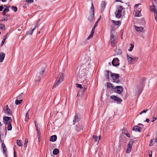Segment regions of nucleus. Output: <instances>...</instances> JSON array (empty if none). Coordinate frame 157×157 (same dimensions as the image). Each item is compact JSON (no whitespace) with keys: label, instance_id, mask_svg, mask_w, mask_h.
Masks as SVG:
<instances>
[{"label":"nucleus","instance_id":"1","mask_svg":"<svg viewBox=\"0 0 157 157\" xmlns=\"http://www.w3.org/2000/svg\"><path fill=\"white\" fill-rule=\"evenodd\" d=\"M86 71L85 69H83L81 71L79 72L78 74V80L81 83H83L84 86H86L90 83L88 78L87 79L86 77L87 73H86Z\"/></svg>","mask_w":157,"mask_h":157},{"label":"nucleus","instance_id":"2","mask_svg":"<svg viewBox=\"0 0 157 157\" xmlns=\"http://www.w3.org/2000/svg\"><path fill=\"white\" fill-rule=\"evenodd\" d=\"M64 79L63 74L62 73H59L58 76L53 84V88L58 86L63 81Z\"/></svg>","mask_w":157,"mask_h":157},{"label":"nucleus","instance_id":"3","mask_svg":"<svg viewBox=\"0 0 157 157\" xmlns=\"http://www.w3.org/2000/svg\"><path fill=\"white\" fill-rule=\"evenodd\" d=\"M94 8L92 2V6L91 7L90 10V16L88 17V19L90 21H92L94 19Z\"/></svg>","mask_w":157,"mask_h":157},{"label":"nucleus","instance_id":"4","mask_svg":"<svg viewBox=\"0 0 157 157\" xmlns=\"http://www.w3.org/2000/svg\"><path fill=\"white\" fill-rule=\"evenodd\" d=\"M44 69L42 68L40 71L39 72V73L36 75V79L35 80L36 82H37L38 81H40L41 78H42L44 76Z\"/></svg>","mask_w":157,"mask_h":157},{"label":"nucleus","instance_id":"5","mask_svg":"<svg viewBox=\"0 0 157 157\" xmlns=\"http://www.w3.org/2000/svg\"><path fill=\"white\" fill-rule=\"evenodd\" d=\"M146 80V78H143L142 81L140 82L139 85L137 86L138 91L139 94H140L142 92L144 86V81Z\"/></svg>","mask_w":157,"mask_h":157},{"label":"nucleus","instance_id":"6","mask_svg":"<svg viewBox=\"0 0 157 157\" xmlns=\"http://www.w3.org/2000/svg\"><path fill=\"white\" fill-rule=\"evenodd\" d=\"M123 7L121 6H119L118 9H117L116 11L115 12V14L116 17L118 18H120L121 17V12L123 10Z\"/></svg>","mask_w":157,"mask_h":157},{"label":"nucleus","instance_id":"7","mask_svg":"<svg viewBox=\"0 0 157 157\" xmlns=\"http://www.w3.org/2000/svg\"><path fill=\"white\" fill-rule=\"evenodd\" d=\"M110 75L112 78L113 80V82L117 83L119 82V80L118 79L119 77V75L118 74L112 73Z\"/></svg>","mask_w":157,"mask_h":157},{"label":"nucleus","instance_id":"8","mask_svg":"<svg viewBox=\"0 0 157 157\" xmlns=\"http://www.w3.org/2000/svg\"><path fill=\"white\" fill-rule=\"evenodd\" d=\"M3 118V122L6 124V126L10 122L11 123L12 122V119L10 117L4 116Z\"/></svg>","mask_w":157,"mask_h":157},{"label":"nucleus","instance_id":"9","mask_svg":"<svg viewBox=\"0 0 157 157\" xmlns=\"http://www.w3.org/2000/svg\"><path fill=\"white\" fill-rule=\"evenodd\" d=\"M134 141L131 140V141L129 142L127 145V148L126 150V152L129 153L131 151V149L132 148V145L134 143Z\"/></svg>","mask_w":157,"mask_h":157},{"label":"nucleus","instance_id":"10","mask_svg":"<svg viewBox=\"0 0 157 157\" xmlns=\"http://www.w3.org/2000/svg\"><path fill=\"white\" fill-rule=\"evenodd\" d=\"M110 98L114 100V101L116 102L117 103L122 101V100L121 99L118 98L117 96L114 95L111 96Z\"/></svg>","mask_w":157,"mask_h":157},{"label":"nucleus","instance_id":"11","mask_svg":"<svg viewBox=\"0 0 157 157\" xmlns=\"http://www.w3.org/2000/svg\"><path fill=\"white\" fill-rule=\"evenodd\" d=\"M112 64L113 66H118L120 64L119 60L117 58H114L112 62Z\"/></svg>","mask_w":157,"mask_h":157},{"label":"nucleus","instance_id":"12","mask_svg":"<svg viewBox=\"0 0 157 157\" xmlns=\"http://www.w3.org/2000/svg\"><path fill=\"white\" fill-rule=\"evenodd\" d=\"M142 129V127H141L137 125H136L132 128V130L136 132H141Z\"/></svg>","mask_w":157,"mask_h":157},{"label":"nucleus","instance_id":"13","mask_svg":"<svg viewBox=\"0 0 157 157\" xmlns=\"http://www.w3.org/2000/svg\"><path fill=\"white\" fill-rule=\"evenodd\" d=\"M80 119L79 115L78 114H76L75 116L74 117V119L73 120V122H74V124H75V123L79 121Z\"/></svg>","mask_w":157,"mask_h":157},{"label":"nucleus","instance_id":"14","mask_svg":"<svg viewBox=\"0 0 157 157\" xmlns=\"http://www.w3.org/2000/svg\"><path fill=\"white\" fill-rule=\"evenodd\" d=\"M116 88V93L118 94H121L123 91V89L121 86H117L114 89Z\"/></svg>","mask_w":157,"mask_h":157},{"label":"nucleus","instance_id":"15","mask_svg":"<svg viewBox=\"0 0 157 157\" xmlns=\"http://www.w3.org/2000/svg\"><path fill=\"white\" fill-rule=\"evenodd\" d=\"M151 10L153 11L154 12V15L155 16V20L157 21V11L154 5L152 6L151 7Z\"/></svg>","mask_w":157,"mask_h":157},{"label":"nucleus","instance_id":"16","mask_svg":"<svg viewBox=\"0 0 157 157\" xmlns=\"http://www.w3.org/2000/svg\"><path fill=\"white\" fill-rule=\"evenodd\" d=\"M2 147L3 148V153L5 154L6 157H7V149L5 144L4 143H2Z\"/></svg>","mask_w":157,"mask_h":157},{"label":"nucleus","instance_id":"17","mask_svg":"<svg viewBox=\"0 0 157 157\" xmlns=\"http://www.w3.org/2000/svg\"><path fill=\"white\" fill-rule=\"evenodd\" d=\"M112 72H110L109 71L107 70L105 71V75L106 78V79L109 81V73L111 74Z\"/></svg>","mask_w":157,"mask_h":157},{"label":"nucleus","instance_id":"18","mask_svg":"<svg viewBox=\"0 0 157 157\" xmlns=\"http://www.w3.org/2000/svg\"><path fill=\"white\" fill-rule=\"evenodd\" d=\"M135 28L137 31L140 33L144 32V28L142 27H139L137 26H135Z\"/></svg>","mask_w":157,"mask_h":157},{"label":"nucleus","instance_id":"19","mask_svg":"<svg viewBox=\"0 0 157 157\" xmlns=\"http://www.w3.org/2000/svg\"><path fill=\"white\" fill-rule=\"evenodd\" d=\"M10 16V15L9 14H7L5 16L2 17V19L0 20V22H1L4 21H7L8 20V17Z\"/></svg>","mask_w":157,"mask_h":157},{"label":"nucleus","instance_id":"20","mask_svg":"<svg viewBox=\"0 0 157 157\" xmlns=\"http://www.w3.org/2000/svg\"><path fill=\"white\" fill-rule=\"evenodd\" d=\"M93 137L95 141L97 143L101 139L100 136H98L96 135H93Z\"/></svg>","mask_w":157,"mask_h":157},{"label":"nucleus","instance_id":"21","mask_svg":"<svg viewBox=\"0 0 157 157\" xmlns=\"http://www.w3.org/2000/svg\"><path fill=\"white\" fill-rule=\"evenodd\" d=\"M5 57V54L3 52L0 53V62L3 61Z\"/></svg>","mask_w":157,"mask_h":157},{"label":"nucleus","instance_id":"22","mask_svg":"<svg viewBox=\"0 0 157 157\" xmlns=\"http://www.w3.org/2000/svg\"><path fill=\"white\" fill-rule=\"evenodd\" d=\"M79 127H78L77 125H76V129L78 132H79L80 130H82L84 126L82 125H79Z\"/></svg>","mask_w":157,"mask_h":157},{"label":"nucleus","instance_id":"23","mask_svg":"<svg viewBox=\"0 0 157 157\" xmlns=\"http://www.w3.org/2000/svg\"><path fill=\"white\" fill-rule=\"evenodd\" d=\"M57 139V136L55 135H54L51 136L50 140L51 142H54L56 141Z\"/></svg>","mask_w":157,"mask_h":157},{"label":"nucleus","instance_id":"24","mask_svg":"<svg viewBox=\"0 0 157 157\" xmlns=\"http://www.w3.org/2000/svg\"><path fill=\"white\" fill-rule=\"evenodd\" d=\"M4 7H6V8L4 9L2 12V14L3 15H5L6 14V13L9 11V9H8L9 7L5 5H4Z\"/></svg>","mask_w":157,"mask_h":157},{"label":"nucleus","instance_id":"25","mask_svg":"<svg viewBox=\"0 0 157 157\" xmlns=\"http://www.w3.org/2000/svg\"><path fill=\"white\" fill-rule=\"evenodd\" d=\"M6 114L7 115L10 116L12 115V111L10 108L7 109V110H6Z\"/></svg>","mask_w":157,"mask_h":157},{"label":"nucleus","instance_id":"26","mask_svg":"<svg viewBox=\"0 0 157 157\" xmlns=\"http://www.w3.org/2000/svg\"><path fill=\"white\" fill-rule=\"evenodd\" d=\"M115 36L114 35V34L112 33L111 32V36H110V41L112 43H113L114 41V39L115 38Z\"/></svg>","mask_w":157,"mask_h":157},{"label":"nucleus","instance_id":"27","mask_svg":"<svg viewBox=\"0 0 157 157\" xmlns=\"http://www.w3.org/2000/svg\"><path fill=\"white\" fill-rule=\"evenodd\" d=\"M76 86L77 87L80 88L82 89V92L84 91L85 89L86 88L85 87H82V85L80 84H78V83L76 84Z\"/></svg>","mask_w":157,"mask_h":157},{"label":"nucleus","instance_id":"28","mask_svg":"<svg viewBox=\"0 0 157 157\" xmlns=\"http://www.w3.org/2000/svg\"><path fill=\"white\" fill-rule=\"evenodd\" d=\"M127 59L128 62L132 64L133 62L132 58L130 57L128 54H127Z\"/></svg>","mask_w":157,"mask_h":157},{"label":"nucleus","instance_id":"29","mask_svg":"<svg viewBox=\"0 0 157 157\" xmlns=\"http://www.w3.org/2000/svg\"><path fill=\"white\" fill-rule=\"evenodd\" d=\"M36 29V27H34L33 29H30L27 32V33L28 34H29L30 35H32L33 31L35 29Z\"/></svg>","mask_w":157,"mask_h":157},{"label":"nucleus","instance_id":"30","mask_svg":"<svg viewBox=\"0 0 157 157\" xmlns=\"http://www.w3.org/2000/svg\"><path fill=\"white\" fill-rule=\"evenodd\" d=\"M59 153V150L57 148H55L53 151V154L54 155H56Z\"/></svg>","mask_w":157,"mask_h":157},{"label":"nucleus","instance_id":"31","mask_svg":"<svg viewBox=\"0 0 157 157\" xmlns=\"http://www.w3.org/2000/svg\"><path fill=\"white\" fill-rule=\"evenodd\" d=\"M106 5V4L105 1H103L101 2V7L103 9H104L105 8Z\"/></svg>","mask_w":157,"mask_h":157},{"label":"nucleus","instance_id":"32","mask_svg":"<svg viewBox=\"0 0 157 157\" xmlns=\"http://www.w3.org/2000/svg\"><path fill=\"white\" fill-rule=\"evenodd\" d=\"M8 125L7 127V129L8 131H10L12 130V126L11 124V123H9L8 124H7Z\"/></svg>","mask_w":157,"mask_h":157},{"label":"nucleus","instance_id":"33","mask_svg":"<svg viewBox=\"0 0 157 157\" xmlns=\"http://www.w3.org/2000/svg\"><path fill=\"white\" fill-rule=\"evenodd\" d=\"M155 139H152L150 140V144H149V146H151L153 145L155 143Z\"/></svg>","mask_w":157,"mask_h":157},{"label":"nucleus","instance_id":"34","mask_svg":"<svg viewBox=\"0 0 157 157\" xmlns=\"http://www.w3.org/2000/svg\"><path fill=\"white\" fill-rule=\"evenodd\" d=\"M113 23L116 25H118L120 24V22L119 21H115L112 20Z\"/></svg>","mask_w":157,"mask_h":157},{"label":"nucleus","instance_id":"35","mask_svg":"<svg viewBox=\"0 0 157 157\" xmlns=\"http://www.w3.org/2000/svg\"><path fill=\"white\" fill-rule=\"evenodd\" d=\"M135 16L136 17H140L141 16L140 11L138 10L136 12Z\"/></svg>","mask_w":157,"mask_h":157},{"label":"nucleus","instance_id":"36","mask_svg":"<svg viewBox=\"0 0 157 157\" xmlns=\"http://www.w3.org/2000/svg\"><path fill=\"white\" fill-rule=\"evenodd\" d=\"M5 29V26L4 24L0 23V29L4 30Z\"/></svg>","mask_w":157,"mask_h":157},{"label":"nucleus","instance_id":"37","mask_svg":"<svg viewBox=\"0 0 157 157\" xmlns=\"http://www.w3.org/2000/svg\"><path fill=\"white\" fill-rule=\"evenodd\" d=\"M94 32H93L92 31H91V33H90V34L89 35V36L87 38V40H89L92 37L93 35V34H94Z\"/></svg>","mask_w":157,"mask_h":157},{"label":"nucleus","instance_id":"38","mask_svg":"<svg viewBox=\"0 0 157 157\" xmlns=\"http://www.w3.org/2000/svg\"><path fill=\"white\" fill-rule=\"evenodd\" d=\"M130 47L129 49H128V51L131 52V51H132V50H133L134 47V44H130Z\"/></svg>","mask_w":157,"mask_h":157},{"label":"nucleus","instance_id":"39","mask_svg":"<svg viewBox=\"0 0 157 157\" xmlns=\"http://www.w3.org/2000/svg\"><path fill=\"white\" fill-rule=\"evenodd\" d=\"M97 24H98V22H96L94 24V26L93 28H92V29L91 30V31L92 32H94V30H95V28L97 26Z\"/></svg>","mask_w":157,"mask_h":157},{"label":"nucleus","instance_id":"40","mask_svg":"<svg viewBox=\"0 0 157 157\" xmlns=\"http://www.w3.org/2000/svg\"><path fill=\"white\" fill-rule=\"evenodd\" d=\"M107 88H110L111 87L112 88H113V86H112V84L110 83L107 82Z\"/></svg>","mask_w":157,"mask_h":157},{"label":"nucleus","instance_id":"41","mask_svg":"<svg viewBox=\"0 0 157 157\" xmlns=\"http://www.w3.org/2000/svg\"><path fill=\"white\" fill-rule=\"evenodd\" d=\"M29 111H28L26 114L25 115V121H27L29 119V114L28 113Z\"/></svg>","mask_w":157,"mask_h":157},{"label":"nucleus","instance_id":"42","mask_svg":"<svg viewBox=\"0 0 157 157\" xmlns=\"http://www.w3.org/2000/svg\"><path fill=\"white\" fill-rule=\"evenodd\" d=\"M12 10L14 11L15 12L17 11V8L16 6H12Z\"/></svg>","mask_w":157,"mask_h":157},{"label":"nucleus","instance_id":"43","mask_svg":"<svg viewBox=\"0 0 157 157\" xmlns=\"http://www.w3.org/2000/svg\"><path fill=\"white\" fill-rule=\"evenodd\" d=\"M17 145L20 147H21L22 146V145L21 144V141L20 140H17Z\"/></svg>","mask_w":157,"mask_h":157},{"label":"nucleus","instance_id":"44","mask_svg":"<svg viewBox=\"0 0 157 157\" xmlns=\"http://www.w3.org/2000/svg\"><path fill=\"white\" fill-rule=\"evenodd\" d=\"M122 133L124 134L126 133H128V131L126 128H124L122 130Z\"/></svg>","mask_w":157,"mask_h":157},{"label":"nucleus","instance_id":"45","mask_svg":"<svg viewBox=\"0 0 157 157\" xmlns=\"http://www.w3.org/2000/svg\"><path fill=\"white\" fill-rule=\"evenodd\" d=\"M28 143V139H25V143H24V147H26L27 145V144Z\"/></svg>","mask_w":157,"mask_h":157},{"label":"nucleus","instance_id":"46","mask_svg":"<svg viewBox=\"0 0 157 157\" xmlns=\"http://www.w3.org/2000/svg\"><path fill=\"white\" fill-rule=\"evenodd\" d=\"M37 137L38 139L39 142L40 141V132H37Z\"/></svg>","mask_w":157,"mask_h":157},{"label":"nucleus","instance_id":"47","mask_svg":"<svg viewBox=\"0 0 157 157\" xmlns=\"http://www.w3.org/2000/svg\"><path fill=\"white\" fill-rule=\"evenodd\" d=\"M15 104L16 105H19L20 104V103L19 102V101L18 100H16L15 101Z\"/></svg>","mask_w":157,"mask_h":157},{"label":"nucleus","instance_id":"48","mask_svg":"<svg viewBox=\"0 0 157 157\" xmlns=\"http://www.w3.org/2000/svg\"><path fill=\"white\" fill-rule=\"evenodd\" d=\"M148 110L147 109V110H143V111H142L140 113V114H141L142 113H146L147 111Z\"/></svg>","mask_w":157,"mask_h":157},{"label":"nucleus","instance_id":"49","mask_svg":"<svg viewBox=\"0 0 157 157\" xmlns=\"http://www.w3.org/2000/svg\"><path fill=\"white\" fill-rule=\"evenodd\" d=\"M26 1L28 3L33 2V0H26Z\"/></svg>","mask_w":157,"mask_h":157},{"label":"nucleus","instance_id":"50","mask_svg":"<svg viewBox=\"0 0 157 157\" xmlns=\"http://www.w3.org/2000/svg\"><path fill=\"white\" fill-rule=\"evenodd\" d=\"M157 119V118H155L153 117V118L152 120L151 121V122H154V121H155L156 119Z\"/></svg>","mask_w":157,"mask_h":157},{"label":"nucleus","instance_id":"51","mask_svg":"<svg viewBox=\"0 0 157 157\" xmlns=\"http://www.w3.org/2000/svg\"><path fill=\"white\" fill-rule=\"evenodd\" d=\"M5 41V39H3L2 41L1 44V47L3 45Z\"/></svg>","mask_w":157,"mask_h":157},{"label":"nucleus","instance_id":"52","mask_svg":"<svg viewBox=\"0 0 157 157\" xmlns=\"http://www.w3.org/2000/svg\"><path fill=\"white\" fill-rule=\"evenodd\" d=\"M132 59H133V61H137L138 59V58H137V57L132 58Z\"/></svg>","mask_w":157,"mask_h":157},{"label":"nucleus","instance_id":"53","mask_svg":"<svg viewBox=\"0 0 157 157\" xmlns=\"http://www.w3.org/2000/svg\"><path fill=\"white\" fill-rule=\"evenodd\" d=\"M148 155L149 156V157H152V151H151L149 153Z\"/></svg>","mask_w":157,"mask_h":157},{"label":"nucleus","instance_id":"54","mask_svg":"<svg viewBox=\"0 0 157 157\" xmlns=\"http://www.w3.org/2000/svg\"><path fill=\"white\" fill-rule=\"evenodd\" d=\"M125 135L127 136V137H128L130 138V134L129 133H128H128H126L125 134Z\"/></svg>","mask_w":157,"mask_h":157},{"label":"nucleus","instance_id":"55","mask_svg":"<svg viewBox=\"0 0 157 157\" xmlns=\"http://www.w3.org/2000/svg\"><path fill=\"white\" fill-rule=\"evenodd\" d=\"M3 9V6H0V11H2Z\"/></svg>","mask_w":157,"mask_h":157},{"label":"nucleus","instance_id":"56","mask_svg":"<svg viewBox=\"0 0 157 157\" xmlns=\"http://www.w3.org/2000/svg\"><path fill=\"white\" fill-rule=\"evenodd\" d=\"M138 125H139L140 126H141V127H142V128L144 127V125L143 124H141V123H139V124H138Z\"/></svg>","mask_w":157,"mask_h":157},{"label":"nucleus","instance_id":"57","mask_svg":"<svg viewBox=\"0 0 157 157\" xmlns=\"http://www.w3.org/2000/svg\"><path fill=\"white\" fill-rule=\"evenodd\" d=\"M5 108H6L5 109V110H7V109H10V108H9V106L8 105H6V106H5Z\"/></svg>","mask_w":157,"mask_h":157},{"label":"nucleus","instance_id":"58","mask_svg":"<svg viewBox=\"0 0 157 157\" xmlns=\"http://www.w3.org/2000/svg\"><path fill=\"white\" fill-rule=\"evenodd\" d=\"M35 121V126L36 128H37V127H38L37 123L36 121Z\"/></svg>","mask_w":157,"mask_h":157},{"label":"nucleus","instance_id":"59","mask_svg":"<svg viewBox=\"0 0 157 157\" xmlns=\"http://www.w3.org/2000/svg\"><path fill=\"white\" fill-rule=\"evenodd\" d=\"M150 120L149 119L147 118L146 119V120L144 121L145 122H149Z\"/></svg>","mask_w":157,"mask_h":157},{"label":"nucleus","instance_id":"60","mask_svg":"<svg viewBox=\"0 0 157 157\" xmlns=\"http://www.w3.org/2000/svg\"><path fill=\"white\" fill-rule=\"evenodd\" d=\"M141 5V4L140 3L138 4H136L135 5V7H136V8H137L138 7V6L139 5Z\"/></svg>","mask_w":157,"mask_h":157},{"label":"nucleus","instance_id":"61","mask_svg":"<svg viewBox=\"0 0 157 157\" xmlns=\"http://www.w3.org/2000/svg\"><path fill=\"white\" fill-rule=\"evenodd\" d=\"M39 20L37 22L36 24L35 25V26L34 27H36V28L37 25L38 23Z\"/></svg>","mask_w":157,"mask_h":157},{"label":"nucleus","instance_id":"62","mask_svg":"<svg viewBox=\"0 0 157 157\" xmlns=\"http://www.w3.org/2000/svg\"><path fill=\"white\" fill-rule=\"evenodd\" d=\"M155 140V142L157 143V134L156 136Z\"/></svg>","mask_w":157,"mask_h":157},{"label":"nucleus","instance_id":"63","mask_svg":"<svg viewBox=\"0 0 157 157\" xmlns=\"http://www.w3.org/2000/svg\"><path fill=\"white\" fill-rule=\"evenodd\" d=\"M17 157V155L16 154V153L15 151L14 152V157Z\"/></svg>","mask_w":157,"mask_h":157},{"label":"nucleus","instance_id":"64","mask_svg":"<svg viewBox=\"0 0 157 157\" xmlns=\"http://www.w3.org/2000/svg\"><path fill=\"white\" fill-rule=\"evenodd\" d=\"M6 37H7V35H6V36H4V38H3V39H5V40H6Z\"/></svg>","mask_w":157,"mask_h":157}]
</instances>
